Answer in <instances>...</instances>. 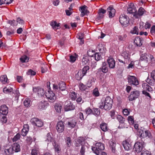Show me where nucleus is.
Segmentation results:
<instances>
[{"mask_svg":"<svg viewBox=\"0 0 155 155\" xmlns=\"http://www.w3.org/2000/svg\"><path fill=\"white\" fill-rule=\"evenodd\" d=\"M113 100L109 97H106L104 101H102L99 103V107L101 109H104L106 110L110 109L112 106Z\"/></svg>","mask_w":155,"mask_h":155,"instance_id":"1","label":"nucleus"},{"mask_svg":"<svg viewBox=\"0 0 155 155\" xmlns=\"http://www.w3.org/2000/svg\"><path fill=\"white\" fill-rule=\"evenodd\" d=\"M104 144L100 142L96 143L95 146L92 147V151L97 155L100 154L101 151L104 150Z\"/></svg>","mask_w":155,"mask_h":155,"instance_id":"2","label":"nucleus"},{"mask_svg":"<svg viewBox=\"0 0 155 155\" xmlns=\"http://www.w3.org/2000/svg\"><path fill=\"white\" fill-rule=\"evenodd\" d=\"M139 135L141 138H144L147 137H150L151 134L150 131L145 129L144 128L141 127L138 131Z\"/></svg>","mask_w":155,"mask_h":155,"instance_id":"3","label":"nucleus"},{"mask_svg":"<svg viewBox=\"0 0 155 155\" xmlns=\"http://www.w3.org/2000/svg\"><path fill=\"white\" fill-rule=\"evenodd\" d=\"M119 21L123 26L126 27L129 24V18L127 16L124 14L122 15L120 17Z\"/></svg>","mask_w":155,"mask_h":155,"instance_id":"4","label":"nucleus"},{"mask_svg":"<svg viewBox=\"0 0 155 155\" xmlns=\"http://www.w3.org/2000/svg\"><path fill=\"white\" fill-rule=\"evenodd\" d=\"M45 95L50 102H53L56 99L55 94L50 90H49L46 91Z\"/></svg>","mask_w":155,"mask_h":155,"instance_id":"5","label":"nucleus"},{"mask_svg":"<svg viewBox=\"0 0 155 155\" xmlns=\"http://www.w3.org/2000/svg\"><path fill=\"white\" fill-rule=\"evenodd\" d=\"M140 60L145 61L147 64L149 61L151 60V61H154V60L153 55H149L147 54L144 53L141 54Z\"/></svg>","mask_w":155,"mask_h":155,"instance_id":"6","label":"nucleus"},{"mask_svg":"<svg viewBox=\"0 0 155 155\" xmlns=\"http://www.w3.org/2000/svg\"><path fill=\"white\" fill-rule=\"evenodd\" d=\"M143 142H136L134 146V149L137 153L140 152L143 147Z\"/></svg>","mask_w":155,"mask_h":155,"instance_id":"7","label":"nucleus"},{"mask_svg":"<svg viewBox=\"0 0 155 155\" xmlns=\"http://www.w3.org/2000/svg\"><path fill=\"white\" fill-rule=\"evenodd\" d=\"M128 82L130 84L137 86L139 84V82L137 78L134 76L128 75L127 77Z\"/></svg>","mask_w":155,"mask_h":155,"instance_id":"8","label":"nucleus"},{"mask_svg":"<svg viewBox=\"0 0 155 155\" xmlns=\"http://www.w3.org/2000/svg\"><path fill=\"white\" fill-rule=\"evenodd\" d=\"M32 124L38 127H41L43 125V122L37 118H33L31 120Z\"/></svg>","mask_w":155,"mask_h":155,"instance_id":"9","label":"nucleus"},{"mask_svg":"<svg viewBox=\"0 0 155 155\" xmlns=\"http://www.w3.org/2000/svg\"><path fill=\"white\" fill-rule=\"evenodd\" d=\"M122 145L125 150H129L132 148L131 142L129 139H127L123 141L122 142Z\"/></svg>","mask_w":155,"mask_h":155,"instance_id":"10","label":"nucleus"},{"mask_svg":"<svg viewBox=\"0 0 155 155\" xmlns=\"http://www.w3.org/2000/svg\"><path fill=\"white\" fill-rule=\"evenodd\" d=\"M140 95V92L137 90L131 92L129 97V100L131 101L137 98Z\"/></svg>","mask_w":155,"mask_h":155,"instance_id":"11","label":"nucleus"},{"mask_svg":"<svg viewBox=\"0 0 155 155\" xmlns=\"http://www.w3.org/2000/svg\"><path fill=\"white\" fill-rule=\"evenodd\" d=\"M75 108L74 106L69 101H66L64 104V109L66 111L74 110Z\"/></svg>","mask_w":155,"mask_h":155,"instance_id":"12","label":"nucleus"},{"mask_svg":"<svg viewBox=\"0 0 155 155\" xmlns=\"http://www.w3.org/2000/svg\"><path fill=\"white\" fill-rule=\"evenodd\" d=\"M64 128V123L61 121H59L57 124L56 129L57 131L59 133L62 132Z\"/></svg>","mask_w":155,"mask_h":155,"instance_id":"13","label":"nucleus"},{"mask_svg":"<svg viewBox=\"0 0 155 155\" xmlns=\"http://www.w3.org/2000/svg\"><path fill=\"white\" fill-rule=\"evenodd\" d=\"M128 6L127 9V13L133 14L134 16V14H135L136 12L137 11L136 8L133 3H130Z\"/></svg>","mask_w":155,"mask_h":155,"instance_id":"14","label":"nucleus"},{"mask_svg":"<svg viewBox=\"0 0 155 155\" xmlns=\"http://www.w3.org/2000/svg\"><path fill=\"white\" fill-rule=\"evenodd\" d=\"M33 90L34 93L37 94L38 96H43L45 94L44 89L39 87H33Z\"/></svg>","mask_w":155,"mask_h":155,"instance_id":"15","label":"nucleus"},{"mask_svg":"<svg viewBox=\"0 0 155 155\" xmlns=\"http://www.w3.org/2000/svg\"><path fill=\"white\" fill-rule=\"evenodd\" d=\"M106 10L100 8L98 10V15L96 18L97 21H99L102 19L104 16V14L105 13Z\"/></svg>","mask_w":155,"mask_h":155,"instance_id":"16","label":"nucleus"},{"mask_svg":"<svg viewBox=\"0 0 155 155\" xmlns=\"http://www.w3.org/2000/svg\"><path fill=\"white\" fill-rule=\"evenodd\" d=\"M109 67L110 68H115V62L114 59L111 57H109L107 60Z\"/></svg>","mask_w":155,"mask_h":155,"instance_id":"17","label":"nucleus"},{"mask_svg":"<svg viewBox=\"0 0 155 155\" xmlns=\"http://www.w3.org/2000/svg\"><path fill=\"white\" fill-rule=\"evenodd\" d=\"M109 145L111 149L112 152L114 153L115 152L116 142L113 139H111L108 141Z\"/></svg>","mask_w":155,"mask_h":155,"instance_id":"18","label":"nucleus"},{"mask_svg":"<svg viewBox=\"0 0 155 155\" xmlns=\"http://www.w3.org/2000/svg\"><path fill=\"white\" fill-rule=\"evenodd\" d=\"M145 12V9L142 7H140L138 10V12H136L135 14L134 15V17L136 18H138L140 16L142 15Z\"/></svg>","mask_w":155,"mask_h":155,"instance_id":"19","label":"nucleus"},{"mask_svg":"<svg viewBox=\"0 0 155 155\" xmlns=\"http://www.w3.org/2000/svg\"><path fill=\"white\" fill-rule=\"evenodd\" d=\"M8 112V108L5 105H3L0 107V113L3 115H6Z\"/></svg>","mask_w":155,"mask_h":155,"instance_id":"20","label":"nucleus"},{"mask_svg":"<svg viewBox=\"0 0 155 155\" xmlns=\"http://www.w3.org/2000/svg\"><path fill=\"white\" fill-rule=\"evenodd\" d=\"M29 130V127L28 124L24 125L23 128L22 129L21 133V135L23 136H25Z\"/></svg>","mask_w":155,"mask_h":155,"instance_id":"21","label":"nucleus"},{"mask_svg":"<svg viewBox=\"0 0 155 155\" xmlns=\"http://www.w3.org/2000/svg\"><path fill=\"white\" fill-rule=\"evenodd\" d=\"M51 136V134L50 133H48L46 136L45 137V140L47 143H48L50 142L54 141V139Z\"/></svg>","mask_w":155,"mask_h":155,"instance_id":"22","label":"nucleus"},{"mask_svg":"<svg viewBox=\"0 0 155 155\" xmlns=\"http://www.w3.org/2000/svg\"><path fill=\"white\" fill-rule=\"evenodd\" d=\"M107 10L109 13V16L110 18H112L114 15L115 10L113 7L110 6L107 9Z\"/></svg>","mask_w":155,"mask_h":155,"instance_id":"23","label":"nucleus"},{"mask_svg":"<svg viewBox=\"0 0 155 155\" xmlns=\"http://www.w3.org/2000/svg\"><path fill=\"white\" fill-rule=\"evenodd\" d=\"M11 147L14 152H18L20 151V145L18 143H13Z\"/></svg>","mask_w":155,"mask_h":155,"instance_id":"24","label":"nucleus"},{"mask_svg":"<svg viewBox=\"0 0 155 155\" xmlns=\"http://www.w3.org/2000/svg\"><path fill=\"white\" fill-rule=\"evenodd\" d=\"M143 41L142 38L136 37L134 40V43L137 46H140L142 44Z\"/></svg>","mask_w":155,"mask_h":155,"instance_id":"25","label":"nucleus"},{"mask_svg":"<svg viewBox=\"0 0 155 155\" xmlns=\"http://www.w3.org/2000/svg\"><path fill=\"white\" fill-rule=\"evenodd\" d=\"M77 122L74 119L70 120L68 122V125L69 127L74 128L76 125Z\"/></svg>","mask_w":155,"mask_h":155,"instance_id":"26","label":"nucleus"},{"mask_svg":"<svg viewBox=\"0 0 155 155\" xmlns=\"http://www.w3.org/2000/svg\"><path fill=\"white\" fill-rule=\"evenodd\" d=\"M60 24L59 23H57L55 21L52 22L51 23V25L53 29L55 31H56L58 29H59L60 28Z\"/></svg>","mask_w":155,"mask_h":155,"instance_id":"27","label":"nucleus"},{"mask_svg":"<svg viewBox=\"0 0 155 155\" xmlns=\"http://www.w3.org/2000/svg\"><path fill=\"white\" fill-rule=\"evenodd\" d=\"M97 48L100 52L102 54L105 53L106 51V48L102 44L99 45L98 46Z\"/></svg>","mask_w":155,"mask_h":155,"instance_id":"28","label":"nucleus"},{"mask_svg":"<svg viewBox=\"0 0 155 155\" xmlns=\"http://www.w3.org/2000/svg\"><path fill=\"white\" fill-rule=\"evenodd\" d=\"M122 56L124 58L126 61H128L130 58V55L129 52L127 51H124L122 53Z\"/></svg>","mask_w":155,"mask_h":155,"instance_id":"29","label":"nucleus"},{"mask_svg":"<svg viewBox=\"0 0 155 155\" xmlns=\"http://www.w3.org/2000/svg\"><path fill=\"white\" fill-rule=\"evenodd\" d=\"M4 151L6 155H10L14 153L11 146L5 149Z\"/></svg>","mask_w":155,"mask_h":155,"instance_id":"30","label":"nucleus"},{"mask_svg":"<svg viewBox=\"0 0 155 155\" xmlns=\"http://www.w3.org/2000/svg\"><path fill=\"white\" fill-rule=\"evenodd\" d=\"M86 6H85L81 7L80 11L81 12V15L82 17H83L88 12L86 8Z\"/></svg>","mask_w":155,"mask_h":155,"instance_id":"31","label":"nucleus"},{"mask_svg":"<svg viewBox=\"0 0 155 155\" xmlns=\"http://www.w3.org/2000/svg\"><path fill=\"white\" fill-rule=\"evenodd\" d=\"M84 75L82 73V71L81 70L79 71L75 75V77L77 80H81L82 78Z\"/></svg>","mask_w":155,"mask_h":155,"instance_id":"32","label":"nucleus"},{"mask_svg":"<svg viewBox=\"0 0 155 155\" xmlns=\"http://www.w3.org/2000/svg\"><path fill=\"white\" fill-rule=\"evenodd\" d=\"M54 146V147L55 152L58 154L60 153L61 150V148L60 146L58 144L55 143L53 144Z\"/></svg>","mask_w":155,"mask_h":155,"instance_id":"33","label":"nucleus"},{"mask_svg":"<svg viewBox=\"0 0 155 155\" xmlns=\"http://www.w3.org/2000/svg\"><path fill=\"white\" fill-rule=\"evenodd\" d=\"M1 81L2 83L5 84L8 83V79L7 76L5 75L1 76L0 77Z\"/></svg>","mask_w":155,"mask_h":155,"instance_id":"34","label":"nucleus"},{"mask_svg":"<svg viewBox=\"0 0 155 155\" xmlns=\"http://www.w3.org/2000/svg\"><path fill=\"white\" fill-rule=\"evenodd\" d=\"M101 130L104 132L107 131L108 130L107 124L105 123H102L100 125Z\"/></svg>","mask_w":155,"mask_h":155,"instance_id":"35","label":"nucleus"},{"mask_svg":"<svg viewBox=\"0 0 155 155\" xmlns=\"http://www.w3.org/2000/svg\"><path fill=\"white\" fill-rule=\"evenodd\" d=\"M108 69L107 67H101L97 70V73H98L102 71L104 73H106L107 72Z\"/></svg>","mask_w":155,"mask_h":155,"instance_id":"36","label":"nucleus"},{"mask_svg":"<svg viewBox=\"0 0 155 155\" xmlns=\"http://www.w3.org/2000/svg\"><path fill=\"white\" fill-rule=\"evenodd\" d=\"M59 89L61 91H64L66 89L65 83L63 81H61L59 83Z\"/></svg>","mask_w":155,"mask_h":155,"instance_id":"37","label":"nucleus"},{"mask_svg":"<svg viewBox=\"0 0 155 155\" xmlns=\"http://www.w3.org/2000/svg\"><path fill=\"white\" fill-rule=\"evenodd\" d=\"M142 87L144 91H149L151 90V87L148 85L147 84L144 83L143 84Z\"/></svg>","mask_w":155,"mask_h":155,"instance_id":"38","label":"nucleus"},{"mask_svg":"<svg viewBox=\"0 0 155 155\" xmlns=\"http://www.w3.org/2000/svg\"><path fill=\"white\" fill-rule=\"evenodd\" d=\"M54 108L56 111L57 112H60L61 109V106L59 104H56L54 106Z\"/></svg>","mask_w":155,"mask_h":155,"instance_id":"39","label":"nucleus"},{"mask_svg":"<svg viewBox=\"0 0 155 155\" xmlns=\"http://www.w3.org/2000/svg\"><path fill=\"white\" fill-rule=\"evenodd\" d=\"M24 104L25 106L28 107H29L31 105V101L29 98H27L24 101Z\"/></svg>","mask_w":155,"mask_h":155,"instance_id":"40","label":"nucleus"},{"mask_svg":"<svg viewBox=\"0 0 155 155\" xmlns=\"http://www.w3.org/2000/svg\"><path fill=\"white\" fill-rule=\"evenodd\" d=\"M92 114L96 116H99L100 114V110L97 108H94L92 110Z\"/></svg>","mask_w":155,"mask_h":155,"instance_id":"41","label":"nucleus"},{"mask_svg":"<svg viewBox=\"0 0 155 155\" xmlns=\"http://www.w3.org/2000/svg\"><path fill=\"white\" fill-rule=\"evenodd\" d=\"M130 32L133 34H136L138 35L139 34V29L137 27L135 26L130 31Z\"/></svg>","mask_w":155,"mask_h":155,"instance_id":"42","label":"nucleus"},{"mask_svg":"<svg viewBox=\"0 0 155 155\" xmlns=\"http://www.w3.org/2000/svg\"><path fill=\"white\" fill-rule=\"evenodd\" d=\"M89 67L87 65L85 66L83 68L82 70L81 71H82V73L84 76L86 75L87 71H89Z\"/></svg>","mask_w":155,"mask_h":155,"instance_id":"43","label":"nucleus"},{"mask_svg":"<svg viewBox=\"0 0 155 155\" xmlns=\"http://www.w3.org/2000/svg\"><path fill=\"white\" fill-rule=\"evenodd\" d=\"M69 96L72 100H75L76 98V94L75 92H72L69 94Z\"/></svg>","mask_w":155,"mask_h":155,"instance_id":"44","label":"nucleus"},{"mask_svg":"<svg viewBox=\"0 0 155 155\" xmlns=\"http://www.w3.org/2000/svg\"><path fill=\"white\" fill-rule=\"evenodd\" d=\"M65 140L67 147H70L71 145V138L70 137H67Z\"/></svg>","mask_w":155,"mask_h":155,"instance_id":"45","label":"nucleus"},{"mask_svg":"<svg viewBox=\"0 0 155 155\" xmlns=\"http://www.w3.org/2000/svg\"><path fill=\"white\" fill-rule=\"evenodd\" d=\"M89 61V60L86 57H83L82 59L81 64L83 65L87 64Z\"/></svg>","mask_w":155,"mask_h":155,"instance_id":"46","label":"nucleus"},{"mask_svg":"<svg viewBox=\"0 0 155 155\" xmlns=\"http://www.w3.org/2000/svg\"><path fill=\"white\" fill-rule=\"evenodd\" d=\"M20 60L22 63L27 62L28 61V59L27 56L24 55L22 56L20 59Z\"/></svg>","mask_w":155,"mask_h":155,"instance_id":"47","label":"nucleus"},{"mask_svg":"<svg viewBox=\"0 0 155 155\" xmlns=\"http://www.w3.org/2000/svg\"><path fill=\"white\" fill-rule=\"evenodd\" d=\"M117 119L120 123H124L125 119L121 116L120 115L118 116L117 117Z\"/></svg>","mask_w":155,"mask_h":155,"instance_id":"48","label":"nucleus"},{"mask_svg":"<svg viewBox=\"0 0 155 155\" xmlns=\"http://www.w3.org/2000/svg\"><path fill=\"white\" fill-rule=\"evenodd\" d=\"M94 57L95 59L97 61L100 60L102 58L101 55L98 53H96L95 54Z\"/></svg>","mask_w":155,"mask_h":155,"instance_id":"49","label":"nucleus"},{"mask_svg":"<svg viewBox=\"0 0 155 155\" xmlns=\"http://www.w3.org/2000/svg\"><path fill=\"white\" fill-rule=\"evenodd\" d=\"M21 137L19 133H17L16 135H15L12 139L13 142L16 141L17 140L19 139Z\"/></svg>","mask_w":155,"mask_h":155,"instance_id":"50","label":"nucleus"},{"mask_svg":"<svg viewBox=\"0 0 155 155\" xmlns=\"http://www.w3.org/2000/svg\"><path fill=\"white\" fill-rule=\"evenodd\" d=\"M128 120L129 123L130 124H133L134 123L133 117L132 116H129L128 117Z\"/></svg>","mask_w":155,"mask_h":155,"instance_id":"51","label":"nucleus"},{"mask_svg":"<svg viewBox=\"0 0 155 155\" xmlns=\"http://www.w3.org/2000/svg\"><path fill=\"white\" fill-rule=\"evenodd\" d=\"M7 118L6 116L0 115V121L2 123H5L7 122Z\"/></svg>","mask_w":155,"mask_h":155,"instance_id":"52","label":"nucleus"},{"mask_svg":"<svg viewBox=\"0 0 155 155\" xmlns=\"http://www.w3.org/2000/svg\"><path fill=\"white\" fill-rule=\"evenodd\" d=\"M84 112L86 114L88 115L91 113L92 114V110L90 107H87L84 110Z\"/></svg>","mask_w":155,"mask_h":155,"instance_id":"53","label":"nucleus"},{"mask_svg":"<svg viewBox=\"0 0 155 155\" xmlns=\"http://www.w3.org/2000/svg\"><path fill=\"white\" fill-rule=\"evenodd\" d=\"M45 102H40L38 104V107L40 109H44L45 106Z\"/></svg>","mask_w":155,"mask_h":155,"instance_id":"54","label":"nucleus"},{"mask_svg":"<svg viewBox=\"0 0 155 155\" xmlns=\"http://www.w3.org/2000/svg\"><path fill=\"white\" fill-rule=\"evenodd\" d=\"M26 142L29 144H31L33 141L32 137L30 136H27L26 139Z\"/></svg>","mask_w":155,"mask_h":155,"instance_id":"55","label":"nucleus"},{"mask_svg":"<svg viewBox=\"0 0 155 155\" xmlns=\"http://www.w3.org/2000/svg\"><path fill=\"white\" fill-rule=\"evenodd\" d=\"M13 91V89L11 87L10 88H6V87L4 88L3 89V91L4 93H9V92H12Z\"/></svg>","mask_w":155,"mask_h":155,"instance_id":"56","label":"nucleus"},{"mask_svg":"<svg viewBox=\"0 0 155 155\" xmlns=\"http://www.w3.org/2000/svg\"><path fill=\"white\" fill-rule=\"evenodd\" d=\"M84 142V139L83 137H79L77 140V143L78 144H81V145H82L83 143Z\"/></svg>","mask_w":155,"mask_h":155,"instance_id":"57","label":"nucleus"},{"mask_svg":"<svg viewBox=\"0 0 155 155\" xmlns=\"http://www.w3.org/2000/svg\"><path fill=\"white\" fill-rule=\"evenodd\" d=\"M93 94L96 96H98L99 95V93L98 91V89L97 88H95L93 92Z\"/></svg>","mask_w":155,"mask_h":155,"instance_id":"58","label":"nucleus"},{"mask_svg":"<svg viewBox=\"0 0 155 155\" xmlns=\"http://www.w3.org/2000/svg\"><path fill=\"white\" fill-rule=\"evenodd\" d=\"M85 150V146L84 145L82 146L80 150V153L82 155L84 154Z\"/></svg>","mask_w":155,"mask_h":155,"instance_id":"59","label":"nucleus"},{"mask_svg":"<svg viewBox=\"0 0 155 155\" xmlns=\"http://www.w3.org/2000/svg\"><path fill=\"white\" fill-rule=\"evenodd\" d=\"M16 21L20 25H23L24 24V21L19 18H18L17 19Z\"/></svg>","mask_w":155,"mask_h":155,"instance_id":"60","label":"nucleus"},{"mask_svg":"<svg viewBox=\"0 0 155 155\" xmlns=\"http://www.w3.org/2000/svg\"><path fill=\"white\" fill-rule=\"evenodd\" d=\"M28 74L35 75L36 74V72L31 69H29L27 72Z\"/></svg>","mask_w":155,"mask_h":155,"instance_id":"61","label":"nucleus"},{"mask_svg":"<svg viewBox=\"0 0 155 155\" xmlns=\"http://www.w3.org/2000/svg\"><path fill=\"white\" fill-rule=\"evenodd\" d=\"M8 22L9 24L13 26H16L17 25V24L15 22V21L14 20H9Z\"/></svg>","mask_w":155,"mask_h":155,"instance_id":"62","label":"nucleus"},{"mask_svg":"<svg viewBox=\"0 0 155 155\" xmlns=\"http://www.w3.org/2000/svg\"><path fill=\"white\" fill-rule=\"evenodd\" d=\"M38 151L36 149H33L32 150L31 154V155H37Z\"/></svg>","mask_w":155,"mask_h":155,"instance_id":"63","label":"nucleus"},{"mask_svg":"<svg viewBox=\"0 0 155 155\" xmlns=\"http://www.w3.org/2000/svg\"><path fill=\"white\" fill-rule=\"evenodd\" d=\"M141 155H150V152L149 151H143L141 153Z\"/></svg>","mask_w":155,"mask_h":155,"instance_id":"64","label":"nucleus"}]
</instances>
